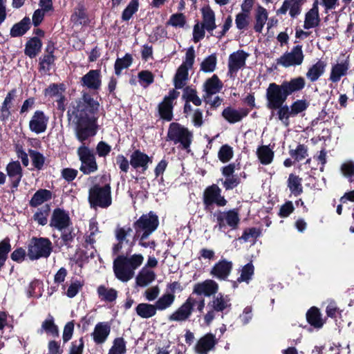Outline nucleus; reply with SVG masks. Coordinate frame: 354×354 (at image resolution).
I'll return each instance as SVG.
<instances>
[{
  "label": "nucleus",
  "mask_w": 354,
  "mask_h": 354,
  "mask_svg": "<svg viewBox=\"0 0 354 354\" xmlns=\"http://www.w3.org/2000/svg\"><path fill=\"white\" fill-rule=\"evenodd\" d=\"M99 106L97 101L88 97L68 109L69 120L75 126V136L80 142H83L97 133Z\"/></svg>",
  "instance_id": "nucleus-1"
},
{
  "label": "nucleus",
  "mask_w": 354,
  "mask_h": 354,
  "mask_svg": "<svg viewBox=\"0 0 354 354\" xmlns=\"http://www.w3.org/2000/svg\"><path fill=\"white\" fill-rule=\"evenodd\" d=\"M304 86L305 80L301 77L289 82H283L280 85L270 83L266 89L267 107L271 110H276L283 104L288 95L301 90Z\"/></svg>",
  "instance_id": "nucleus-2"
},
{
  "label": "nucleus",
  "mask_w": 354,
  "mask_h": 354,
  "mask_svg": "<svg viewBox=\"0 0 354 354\" xmlns=\"http://www.w3.org/2000/svg\"><path fill=\"white\" fill-rule=\"evenodd\" d=\"M133 243H130V248L126 255H119L113 261V269L117 279L127 282L132 279L135 270L143 263L144 257L141 254L128 255L132 251Z\"/></svg>",
  "instance_id": "nucleus-3"
},
{
  "label": "nucleus",
  "mask_w": 354,
  "mask_h": 354,
  "mask_svg": "<svg viewBox=\"0 0 354 354\" xmlns=\"http://www.w3.org/2000/svg\"><path fill=\"white\" fill-rule=\"evenodd\" d=\"M158 216L152 212L143 214L133 223L136 236L142 234V239H147L158 227Z\"/></svg>",
  "instance_id": "nucleus-4"
},
{
  "label": "nucleus",
  "mask_w": 354,
  "mask_h": 354,
  "mask_svg": "<svg viewBox=\"0 0 354 354\" xmlns=\"http://www.w3.org/2000/svg\"><path fill=\"white\" fill-rule=\"evenodd\" d=\"M88 200L92 207H108L111 205V187L95 185L89 190Z\"/></svg>",
  "instance_id": "nucleus-5"
},
{
  "label": "nucleus",
  "mask_w": 354,
  "mask_h": 354,
  "mask_svg": "<svg viewBox=\"0 0 354 354\" xmlns=\"http://www.w3.org/2000/svg\"><path fill=\"white\" fill-rule=\"evenodd\" d=\"M52 252V243L46 238H34L28 245V256L31 260L48 257Z\"/></svg>",
  "instance_id": "nucleus-6"
},
{
  "label": "nucleus",
  "mask_w": 354,
  "mask_h": 354,
  "mask_svg": "<svg viewBox=\"0 0 354 354\" xmlns=\"http://www.w3.org/2000/svg\"><path fill=\"white\" fill-rule=\"evenodd\" d=\"M81 162L80 170L85 175H89L97 171L98 165L93 151L84 145H81L77 151Z\"/></svg>",
  "instance_id": "nucleus-7"
},
{
  "label": "nucleus",
  "mask_w": 354,
  "mask_h": 354,
  "mask_svg": "<svg viewBox=\"0 0 354 354\" xmlns=\"http://www.w3.org/2000/svg\"><path fill=\"white\" fill-rule=\"evenodd\" d=\"M192 137V133L185 127L175 122L170 124L167 138L174 143L179 142L183 148L187 149L191 144Z\"/></svg>",
  "instance_id": "nucleus-8"
},
{
  "label": "nucleus",
  "mask_w": 354,
  "mask_h": 354,
  "mask_svg": "<svg viewBox=\"0 0 354 354\" xmlns=\"http://www.w3.org/2000/svg\"><path fill=\"white\" fill-rule=\"evenodd\" d=\"M214 216L217 223L214 227H217L220 231H223L226 226H229L232 230H235L238 227L240 222L239 214L236 209L218 211L214 214Z\"/></svg>",
  "instance_id": "nucleus-9"
},
{
  "label": "nucleus",
  "mask_w": 354,
  "mask_h": 354,
  "mask_svg": "<svg viewBox=\"0 0 354 354\" xmlns=\"http://www.w3.org/2000/svg\"><path fill=\"white\" fill-rule=\"evenodd\" d=\"M196 304V299L192 296L189 297L179 308L168 316V320L176 322L187 321L192 315Z\"/></svg>",
  "instance_id": "nucleus-10"
},
{
  "label": "nucleus",
  "mask_w": 354,
  "mask_h": 354,
  "mask_svg": "<svg viewBox=\"0 0 354 354\" xmlns=\"http://www.w3.org/2000/svg\"><path fill=\"white\" fill-rule=\"evenodd\" d=\"M302 46L297 45L290 52L284 53L277 59V64L284 67L301 65L304 61Z\"/></svg>",
  "instance_id": "nucleus-11"
},
{
  "label": "nucleus",
  "mask_w": 354,
  "mask_h": 354,
  "mask_svg": "<svg viewBox=\"0 0 354 354\" xmlns=\"http://www.w3.org/2000/svg\"><path fill=\"white\" fill-rule=\"evenodd\" d=\"M221 190L216 185H212L207 187L203 194V203L206 206L216 204L223 207L227 204V201L221 194Z\"/></svg>",
  "instance_id": "nucleus-12"
},
{
  "label": "nucleus",
  "mask_w": 354,
  "mask_h": 354,
  "mask_svg": "<svg viewBox=\"0 0 354 354\" xmlns=\"http://www.w3.org/2000/svg\"><path fill=\"white\" fill-rule=\"evenodd\" d=\"M179 95V92L175 90L169 91L168 95L164 97L163 101L158 106V112L161 118L170 121L173 118V101Z\"/></svg>",
  "instance_id": "nucleus-13"
},
{
  "label": "nucleus",
  "mask_w": 354,
  "mask_h": 354,
  "mask_svg": "<svg viewBox=\"0 0 354 354\" xmlns=\"http://www.w3.org/2000/svg\"><path fill=\"white\" fill-rule=\"evenodd\" d=\"M249 55L242 50L232 53L228 61V74L230 77L236 75L239 69L245 65V61Z\"/></svg>",
  "instance_id": "nucleus-14"
},
{
  "label": "nucleus",
  "mask_w": 354,
  "mask_h": 354,
  "mask_svg": "<svg viewBox=\"0 0 354 354\" xmlns=\"http://www.w3.org/2000/svg\"><path fill=\"white\" fill-rule=\"evenodd\" d=\"M49 118L41 111H36L30 122L29 129L32 132L39 134L46 131Z\"/></svg>",
  "instance_id": "nucleus-15"
},
{
  "label": "nucleus",
  "mask_w": 354,
  "mask_h": 354,
  "mask_svg": "<svg viewBox=\"0 0 354 354\" xmlns=\"http://www.w3.org/2000/svg\"><path fill=\"white\" fill-rule=\"evenodd\" d=\"M82 86L89 90H99L102 86V75L100 70H91L85 74L80 80Z\"/></svg>",
  "instance_id": "nucleus-16"
},
{
  "label": "nucleus",
  "mask_w": 354,
  "mask_h": 354,
  "mask_svg": "<svg viewBox=\"0 0 354 354\" xmlns=\"http://www.w3.org/2000/svg\"><path fill=\"white\" fill-rule=\"evenodd\" d=\"M218 284L212 279H207L194 286L193 293L197 295L210 297L218 290Z\"/></svg>",
  "instance_id": "nucleus-17"
},
{
  "label": "nucleus",
  "mask_w": 354,
  "mask_h": 354,
  "mask_svg": "<svg viewBox=\"0 0 354 354\" xmlns=\"http://www.w3.org/2000/svg\"><path fill=\"white\" fill-rule=\"evenodd\" d=\"M132 232L130 226H118L115 228V236L118 243L115 244L112 248L114 254H118L122 250L124 243L130 245L131 242H129L128 237L131 236Z\"/></svg>",
  "instance_id": "nucleus-18"
},
{
  "label": "nucleus",
  "mask_w": 354,
  "mask_h": 354,
  "mask_svg": "<svg viewBox=\"0 0 354 354\" xmlns=\"http://www.w3.org/2000/svg\"><path fill=\"white\" fill-rule=\"evenodd\" d=\"M70 224L71 219L66 211L59 208L55 209L53 211L50 223L51 227L62 231L66 229Z\"/></svg>",
  "instance_id": "nucleus-19"
},
{
  "label": "nucleus",
  "mask_w": 354,
  "mask_h": 354,
  "mask_svg": "<svg viewBox=\"0 0 354 354\" xmlns=\"http://www.w3.org/2000/svg\"><path fill=\"white\" fill-rule=\"evenodd\" d=\"M216 344V336L212 333H207L198 340L194 351L198 354H207L214 348Z\"/></svg>",
  "instance_id": "nucleus-20"
},
{
  "label": "nucleus",
  "mask_w": 354,
  "mask_h": 354,
  "mask_svg": "<svg viewBox=\"0 0 354 354\" xmlns=\"http://www.w3.org/2000/svg\"><path fill=\"white\" fill-rule=\"evenodd\" d=\"M151 162V158L140 150L134 151L130 156V165L131 167L134 169L141 168L143 172L148 169L149 164Z\"/></svg>",
  "instance_id": "nucleus-21"
},
{
  "label": "nucleus",
  "mask_w": 354,
  "mask_h": 354,
  "mask_svg": "<svg viewBox=\"0 0 354 354\" xmlns=\"http://www.w3.org/2000/svg\"><path fill=\"white\" fill-rule=\"evenodd\" d=\"M232 269V261L223 259L214 265L210 271V274L218 279L224 280L229 276Z\"/></svg>",
  "instance_id": "nucleus-22"
},
{
  "label": "nucleus",
  "mask_w": 354,
  "mask_h": 354,
  "mask_svg": "<svg viewBox=\"0 0 354 354\" xmlns=\"http://www.w3.org/2000/svg\"><path fill=\"white\" fill-rule=\"evenodd\" d=\"M111 332V326L107 322L97 323L92 333L93 341L97 344H103L107 339Z\"/></svg>",
  "instance_id": "nucleus-23"
},
{
  "label": "nucleus",
  "mask_w": 354,
  "mask_h": 354,
  "mask_svg": "<svg viewBox=\"0 0 354 354\" xmlns=\"http://www.w3.org/2000/svg\"><path fill=\"white\" fill-rule=\"evenodd\" d=\"M223 88V83L216 75H214L207 79L203 85V91L205 94V98L212 97V96L218 93Z\"/></svg>",
  "instance_id": "nucleus-24"
},
{
  "label": "nucleus",
  "mask_w": 354,
  "mask_h": 354,
  "mask_svg": "<svg viewBox=\"0 0 354 354\" xmlns=\"http://www.w3.org/2000/svg\"><path fill=\"white\" fill-rule=\"evenodd\" d=\"M248 114V111L245 109H235L230 106L226 107L222 112V116L231 124L241 121Z\"/></svg>",
  "instance_id": "nucleus-25"
},
{
  "label": "nucleus",
  "mask_w": 354,
  "mask_h": 354,
  "mask_svg": "<svg viewBox=\"0 0 354 354\" xmlns=\"http://www.w3.org/2000/svg\"><path fill=\"white\" fill-rule=\"evenodd\" d=\"M209 306L216 312H223L231 306V299L229 295L218 293L214 295Z\"/></svg>",
  "instance_id": "nucleus-26"
},
{
  "label": "nucleus",
  "mask_w": 354,
  "mask_h": 354,
  "mask_svg": "<svg viewBox=\"0 0 354 354\" xmlns=\"http://www.w3.org/2000/svg\"><path fill=\"white\" fill-rule=\"evenodd\" d=\"M6 172L12 183V186L14 187H18L22 178V169L20 163L18 161L10 162L6 167Z\"/></svg>",
  "instance_id": "nucleus-27"
},
{
  "label": "nucleus",
  "mask_w": 354,
  "mask_h": 354,
  "mask_svg": "<svg viewBox=\"0 0 354 354\" xmlns=\"http://www.w3.org/2000/svg\"><path fill=\"white\" fill-rule=\"evenodd\" d=\"M349 68V61L345 59L332 66L329 80L333 82H337L341 77L347 74Z\"/></svg>",
  "instance_id": "nucleus-28"
},
{
  "label": "nucleus",
  "mask_w": 354,
  "mask_h": 354,
  "mask_svg": "<svg viewBox=\"0 0 354 354\" xmlns=\"http://www.w3.org/2000/svg\"><path fill=\"white\" fill-rule=\"evenodd\" d=\"M317 4V1H315L313 8L306 14L304 25L305 29L315 28L319 25L320 19Z\"/></svg>",
  "instance_id": "nucleus-29"
},
{
  "label": "nucleus",
  "mask_w": 354,
  "mask_h": 354,
  "mask_svg": "<svg viewBox=\"0 0 354 354\" xmlns=\"http://www.w3.org/2000/svg\"><path fill=\"white\" fill-rule=\"evenodd\" d=\"M203 21L201 24L208 32H212L216 28L215 15L209 7L202 8Z\"/></svg>",
  "instance_id": "nucleus-30"
},
{
  "label": "nucleus",
  "mask_w": 354,
  "mask_h": 354,
  "mask_svg": "<svg viewBox=\"0 0 354 354\" xmlns=\"http://www.w3.org/2000/svg\"><path fill=\"white\" fill-rule=\"evenodd\" d=\"M326 67V64L325 62L322 60L318 61L310 67L306 73V77L310 80V82H313L317 81L319 77L324 74Z\"/></svg>",
  "instance_id": "nucleus-31"
},
{
  "label": "nucleus",
  "mask_w": 354,
  "mask_h": 354,
  "mask_svg": "<svg viewBox=\"0 0 354 354\" xmlns=\"http://www.w3.org/2000/svg\"><path fill=\"white\" fill-rule=\"evenodd\" d=\"M43 333H46L53 337L59 336L58 327L55 325L54 318L50 315L42 322L41 328L38 330V333L42 334Z\"/></svg>",
  "instance_id": "nucleus-32"
},
{
  "label": "nucleus",
  "mask_w": 354,
  "mask_h": 354,
  "mask_svg": "<svg viewBox=\"0 0 354 354\" xmlns=\"http://www.w3.org/2000/svg\"><path fill=\"white\" fill-rule=\"evenodd\" d=\"M176 296L171 292L162 294L154 304L157 310L163 311L169 308L174 304Z\"/></svg>",
  "instance_id": "nucleus-33"
},
{
  "label": "nucleus",
  "mask_w": 354,
  "mask_h": 354,
  "mask_svg": "<svg viewBox=\"0 0 354 354\" xmlns=\"http://www.w3.org/2000/svg\"><path fill=\"white\" fill-rule=\"evenodd\" d=\"M51 198L52 194L50 191L45 189H40L33 194L29 202V205L31 207H36L50 200Z\"/></svg>",
  "instance_id": "nucleus-34"
},
{
  "label": "nucleus",
  "mask_w": 354,
  "mask_h": 354,
  "mask_svg": "<svg viewBox=\"0 0 354 354\" xmlns=\"http://www.w3.org/2000/svg\"><path fill=\"white\" fill-rule=\"evenodd\" d=\"M136 312L141 318L149 319L156 315L157 310L154 304L141 303L136 306Z\"/></svg>",
  "instance_id": "nucleus-35"
},
{
  "label": "nucleus",
  "mask_w": 354,
  "mask_h": 354,
  "mask_svg": "<svg viewBox=\"0 0 354 354\" xmlns=\"http://www.w3.org/2000/svg\"><path fill=\"white\" fill-rule=\"evenodd\" d=\"M257 156L261 164L270 165L274 158V151L267 145H262L257 150Z\"/></svg>",
  "instance_id": "nucleus-36"
},
{
  "label": "nucleus",
  "mask_w": 354,
  "mask_h": 354,
  "mask_svg": "<svg viewBox=\"0 0 354 354\" xmlns=\"http://www.w3.org/2000/svg\"><path fill=\"white\" fill-rule=\"evenodd\" d=\"M156 274L153 271L143 268L136 277V283L139 286H147L155 280Z\"/></svg>",
  "instance_id": "nucleus-37"
},
{
  "label": "nucleus",
  "mask_w": 354,
  "mask_h": 354,
  "mask_svg": "<svg viewBox=\"0 0 354 354\" xmlns=\"http://www.w3.org/2000/svg\"><path fill=\"white\" fill-rule=\"evenodd\" d=\"M99 298L107 302L114 301L118 297V292L114 288H109L104 285L100 286L97 289Z\"/></svg>",
  "instance_id": "nucleus-38"
},
{
  "label": "nucleus",
  "mask_w": 354,
  "mask_h": 354,
  "mask_svg": "<svg viewBox=\"0 0 354 354\" xmlns=\"http://www.w3.org/2000/svg\"><path fill=\"white\" fill-rule=\"evenodd\" d=\"M287 185L290 192L295 196L300 195L303 192L301 178L293 174L289 175Z\"/></svg>",
  "instance_id": "nucleus-39"
},
{
  "label": "nucleus",
  "mask_w": 354,
  "mask_h": 354,
  "mask_svg": "<svg viewBox=\"0 0 354 354\" xmlns=\"http://www.w3.org/2000/svg\"><path fill=\"white\" fill-rule=\"evenodd\" d=\"M41 41L37 37L30 39L26 44L25 54L33 58L39 53L41 48Z\"/></svg>",
  "instance_id": "nucleus-40"
},
{
  "label": "nucleus",
  "mask_w": 354,
  "mask_h": 354,
  "mask_svg": "<svg viewBox=\"0 0 354 354\" xmlns=\"http://www.w3.org/2000/svg\"><path fill=\"white\" fill-rule=\"evenodd\" d=\"M30 19L29 17H24L19 23L15 24L10 30L12 37H19L24 35L30 28Z\"/></svg>",
  "instance_id": "nucleus-41"
},
{
  "label": "nucleus",
  "mask_w": 354,
  "mask_h": 354,
  "mask_svg": "<svg viewBox=\"0 0 354 354\" xmlns=\"http://www.w3.org/2000/svg\"><path fill=\"white\" fill-rule=\"evenodd\" d=\"M268 12L267 10L259 6L255 14V24L254 26V29L257 32H261L262 29L268 20Z\"/></svg>",
  "instance_id": "nucleus-42"
},
{
  "label": "nucleus",
  "mask_w": 354,
  "mask_h": 354,
  "mask_svg": "<svg viewBox=\"0 0 354 354\" xmlns=\"http://www.w3.org/2000/svg\"><path fill=\"white\" fill-rule=\"evenodd\" d=\"M188 68L180 66L174 77V86L176 88L180 89L184 87L188 80Z\"/></svg>",
  "instance_id": "nucleus-43"
},
{
  "label": "nucleus",
  "mask_w": 354,
  "mask_h": 354,
  "mask_svg": "<svg viewBox=\"0 0 354 354\" xmlns=\"http://www.w3.org/2000/svg\"><path fill=\"white\" fill-rule=\"evenodd\" d=\"M306 318L309 324L316 328H321L323 322L321 319V314L318 308L312 307L306 313Z\"/></svg>",
  "instance_id": "nucleus-44"
},
{
  "label": "nucleus",
  "mask_w": 354,
  "mask_h": 354,
  "mask_svg": "<svg viewBox=\"0 0 354 354\" xmlns=\"http://www.w3.org/2000/svg\"><path fill=\"white\" fill-rule=\"evenodd\" d=\"M126 342L122 337H117L113 342V345L109 350L108 354H126Z\"/></svg>",
  "instance_id": "nucleus-45"
},
{
  "label": "nucleus",
  "mask_w": 354,
  "mask_h": 354,
  "mask_svg": "<svg viewBox=\"0 0 354 354\" xmlns=\"http://www.w3.org/2000/svg\"><path fill=\"white\" fill-rule=\"evenodd\" d=\"M217 59L215 54L207 57L201 64V70L205 73H212L216 69Z\"/></svg>",
  "instance_id": "nucleus-46"
},
{
  "label": "nucleus",
  "mask_w": 354,
  "mask_h": 354,
  "mask_svg": "<svg viewBox=\"0 0 354 354\" xmlns=\"http://www.w3.org/2000/svg\"><path fill=\"white\" fill-rule=\"evenodd\" d=\"M132 63V57L130 55L126 54L122 58H118L115 63V73L120 75L123 69L127 68Z\"/></svg>",
  "instance_id": "nucleus-47"
},
{
  "label": "nucleus",
  "mask_w": 354,
  "mask_h": 354,
  "mask_svg": "<svg viewBox=\"0 0 354 354\" xmlns=\"http://www.w3.org/2000/svg\"><path fill=\"white\" fill-rule=\"evenodd\" d=\"M28 153L33 166L39 170L41 169L45 162V158L43 154L33 149H29Z\"/></svg>",
  "instance_id": "nucleus-48"
},
{
  "label": "nucleus",
  "mask_w": 354,
  "mask_h": 354,
  "mask_svg": "<svg viewBox=\"0 0 354 354\" xmlns=\"http://www.w3.org/2000/svg\"><path fill=\"white\" fill-rule=\"evenodd\" d=\"M71 20L75 24H86L88 21L84 9L81 6L75 8L74 13L71 16Z\"/></svg>",
  "instance_id": "nucleus-49"
},
{
  "label": "nucleus",
  "mask_w": 354,
  "mask_h": 354,
  "mask_svg": "<svg viewBox=\"0 0 354 354\" xmlns=\"http://www.w3.org/2000/svg\"><path fill=\"white\" fill-rule=\"evenodd\" d=\"M183 97L188 102H192L195 106H200L202 103L201 98L198 96L196 90L186 88L184 90Z\"/></svg>",
  "instance_id": "nucleus-50"
},
{
  "label": "nucleus",
  "mask_w": 354,
  "mask_h": 354,
  "mask_svg": "<svg viewBox=\"0 0 354 354\" xmlns=\"http://www.w3.org/2000/svg\"><path fill=\"white\" fill-rule=\"evenodd\" d=\"M138 0H131L127 7L124 10L122 19L124 21L129 20L133 15L138 11Z\"/></svg>",
  "instance_id": "nucleus-51"
},
{
  "label": "nucleus",
  "mask_w": 354,
  "mask_h": 354,
  "mask_svg": "<svg viewBox=\"0 0 354 354\" xmlns=\"http://www.w3.org/2000/svg\"><path fill=\"white\" fill-rule=\"evenodd\" d=\"M277 115L279 120L282 122L283 124L286 126H288L289 124V118L292 117V113L290 112V109L287 105H281V106L277 109Z\"/></svg>",
  "instance_id": "nucleus-52"
},
{
  "label": "nucleus",
  "mask_w": 354,
  "mask_h": 354,
  "mask_svg": "<svg viewBox=\"0 0 354 354\" xmlns=\"http://www.w3.org/2000/svg\"><path fill=\"white\" fill-rule=\"evenodd\" d=\"M49 212L48 205H46L42 209H39L33 215V219L39 225H44L47 223V217Z\"/></svg>",
  "instance_id": "nucleus-53"
},
{
  "label": "nucleus",
  "mask_w": 354,
  "mask_h": 354,
  "mask_svg": "<svg viewBox=\"0 0 354 354\" xmlns=\"http://www.w3.org/2000/svg\"><path fill=\"white\" fill-rule=\"evenodd\" d=\"M290 155L295 160L301 161L308 156V149L304 145H299L295 149L290 150Z\"/></svg>",
  "instance_id": "nucleus-54"
},
{
  "label": "nucleus",
  "mask_w": 354,
  "mask_h": 354,
  "mask_svg": "<svg viewBox=\"0 0 354 354\" xmlns=\"http://www.w3.org/2000/svg\"><path fill=\"white\" fill-rule=\"evenodd\" d=\"M254 266L251 263L244 266L241 270V276L238 278V281L248 282L254 274Z\"/></svg>",
  "instance_id": "nucleus-55"
},
{
  "label": "nucleus",
  "mask_w": 354,
  "mask_h": 354,
  "mask_svg": "<svg viewBox=\"0 0 354 354\" xmlns=\"http://www.w3.org/2000/svg\"><path fill=\"white\" fill-rule=\"evenodd\" d=\"M218 156L222 162L230 161L233 157L232 148L227 145H223L218 151Z\"/></svg>",
  "instance_id": "nucleus-56"
},
{
  "label": "nucleus",
  "mask_w": 354,
  "mask_h": 354,
  "mask_svg": "<svg viewBox=\"0 0 354 354\" xmlns=\"http://www.w3.org/2000/svg\"><path fill=\"white\" fill-rule=\"evenodd\" d=\"M308 106V102H307L306 100H298L290 106V109L292 116H295L296 115L305 111Z\"/></svg>",
  "instance_id": "nucleus-57"
},
{
  "label": "nucleus",
  "mask_w": 354,
  "mask_h": 354,
  "mask_svg": "<svg viewBox=\"0 0 354 354\" xmlns=\"http://www.w3.org/2000/svg\"><path fill=\"white\" fill-rule=\"evenodd\" d=\"M55 58L52 52L48 53L46 55H44L43 57L40 58V69L44 71H48L50 70V66L53 64Z\"/></svg>",
  "instance_id": "nucleus-58"
},
{
  "label": "nucleus",
  "mask_w": 354,
  "mask_h": 354,
  "mask_svg": "<svg viewBox=\"0 0 354 354\" xmlns=\"http://www.w3.org/2000/svg\"><path fill=\"white\" fill-rule=\"evenodd\" d=\"M249 15L248 12L239 13L236 17V25L238 29L242 30L246 28L249 24Z\"/></svg>",
  "instance_id": "nucleus-59"
},
{
  "label": "nucleus",
  "mask_w": 354,
  "mask_h": 354,
  "mask_svg": "<svg viewBox=\"0 0 354 354\" xmlns=\"http://www.w3.org/2000/svg\"><path fill=\"white\" fill-rule=\"evenodd\" d=\"M195 52L193 47H190L186 52L185 59L181 66H184L186 68H192L194 62Z\"/></svg>",
  "instance_id": "nucleus-60"
},
{
  "label": "nucleus",
  "mask_w": 354,
  "mask_h": 354,
  "mask_svg": "<svg viewBox=\"0 0 354 354\" xmlns=\"http://www.w3.org/2000/svg\"><path fill=\"white\" fill-rule=\"evenodd\" d=\"M84 347V343L83 338L81 337L76 339L71 343L68 354H82Z\"/></svg>",
  "instance_id": "nucleus-61"
},
{
  "label": "nucleus",
  "mask_w": 354,
  "mask_h": 354,
  "mask_svg": "<svg viewBox=\"0 0 354 354\" xmlns=\"http://www.w3.org/2000/svg\"><path fill=\"white\" fill-rule=\"evenodd\" d=\"M306 0H290L288 1L290 6V15L295 17L300 13L301 6Z\"/></svg>",
  "instance_id": "nucleus-62"
},
{
  "label": "nucleus",
  "mask_w": 354,
  "mask_h": 354,
  "mask_svg": "<svg viewBox=\"0 0 354 354\" xmlns=\"http://www.w3.org/2000/svg\"><path fill=\"white\" fill-rule=\"evenodd\" d=\"M168 24L175 27H183L185 24V17L181 13L172 15Z\"/></svg>",
  "instance_id": "nucleus-63"
},
{
  "label": "nucleus",
  "mask_w": 354,
  "mask_h": 354,
  "mask_svg": "<svg viewBox=\"0 0 354 354\" xmlns=\"http://www.w3.org/2000/svg\"><path fill=\"white\" fill-rule=\"evenodd\" d=\"M205 27H203L201 24H196L193 30V39L195 43L198 42L201 39H202L205 36Z\"/></svg>",
  "instance_id": "nucleus-64"
}]
</instances>
